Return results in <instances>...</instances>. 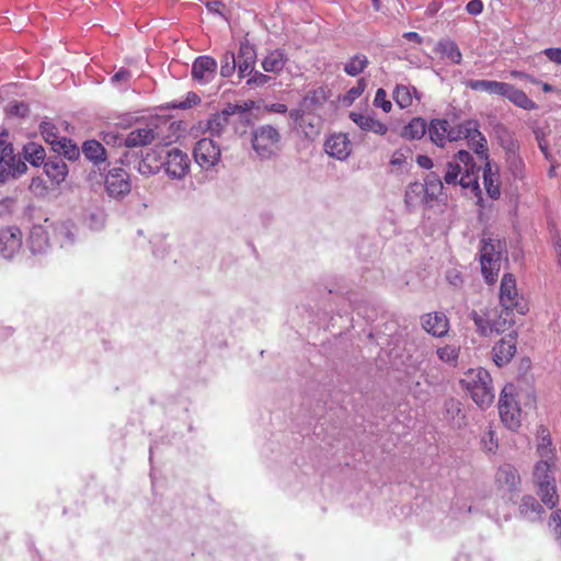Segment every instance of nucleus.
I'll return each instance as SVG.
<instances>
[{
	"label": "nucleus",
	"instance_id": "1a4fd4ad",
	"mask_svg": "<svg viewBox=\"0 0 561 561\" xmlns=\"http://www.w3.org/2000/svg\"><path fill=\"white\" fill-rule=\"evenodd\" d=\"M193 156L197 164L202 168L208 169L219 163L221 158V150L218 144L210 138L199 139L194 148Z\"/></svg>",
	"mask_w": 561,
	"mask_h": 561
},
{
	"label": "nucleus",
	"instance_id": "774afa93",
	"mask_svg": "<svg viewBox=\"0 0 561 561\" xmlns=\"http://www.w3.org/2000/svg\"><path fill=\"white\" fill-rule=\"evenodd\" d=\"M539 148L543 152L546 157H548V146L547 144H543L541 140H539Z\"/></svg>",
	"mask_w": 561,
	"mask_h": 561
},
{
	"label": "nucleus",
	"instance_id": "393cba45",
	"mask_svg": "<svg viewBox=\"0 0 561 561\" xmlns=\"http://www.w3.org/2000/svg\"><path fill=\"white\" fill-rule=\"evenodd\" d=\"M288 61L287 54L282 48L271 50L261 61V67L266 72L278 75Z\"/></svg>",
	"mask_w": 561,
	"mask_h": 561
},
{
	"label": "nucleus",
	"instance_id": "a878e982",
	"mask_svg": "<svg viewBox=\"0 0 561 561\" xmlns=\"http://www.w3.org/2000/svg\"><path fill=\"white\" fill-rule=\"evenodd\" d=\"M164 167V160L158 149H150L139 162L138 170L144 175L158 173Z\"/></svg>",
	"mask_w": 561,
	"mask_h": 561
},
{
	"label": "nucleus",
	"instance_id": "7ed1b4c3",
	"mask_svg": "<svg viewBox=\"0 0 561 561\" xmlns=\"http://www.w3.org/2000/svg\"><path fill=\"white\" fill-rule=\"evenodd\" d=\"M460 383L479 408L488 409L494 402L492 378L486 369L481 367L469 369Z\"/></svg>",
	"mask_w": 561,
	"mask_h": 561
},
{
	"label": "nucleus",
	"instance_id": "c9c22d12",
	"mask_svg": "<svg viewBox=\"0 0 561 561\" xmlns=\"http://www.w3.org/2000/svg\"><path fill=\"white\" fill-rule=\"evenodd\" d=\"M24 158L27 162H30L34 167H38L44 163L46 152L43 146L35 144V142H28L23 148Z\"/></svg>",
	"mask_w": 561,
	"mask_h": 561
},
{
	"label": "nucleus",
	"instance_id": "39448f33",
	"mask_svg": "<svg viewBox=\"0 0 561 561\" xmlns=\"http://www.w3.org/2000/svg\"><path fill=\"white\" fill-rule=\"evenodd\" d=\"M456 141L465 139L481 160L489 159L488 141L480 131V123L477 119H465L456 125Z\"/></svg>",
	"mask_w": 561,
	"mask_h": 561
},
{
	"label": "nucleus",
	"instance_id": "6e6d98bb",
	"mask_svg": "<svg viewBox=\"0 0 561 561\" xmlns=\"http://www.w3.org/2000/svg\"><path fill=\"white\" fill-rule=\"evenodd\" d=\"M551 520L554 524L556 538L561 543V511L560 510H558L551 514Z\"/></svg>",
	"mask_w": 561,
	"mask_h": 561
},
{
	"label": "nucleus",
	"instance_id": "2eb2a0df",
	"mask_svg": "<svg viewBox=\"0 0 561 561\" xmlns=\"http://www.w3.org/2000/svg\"><path fill=\"white\" fill-rule=\"evenodd\" d=\"M217 61L210 56L197 57L192 66V78L199 84L211 82L217 73Z\"/></svg>",
	"mask_w": 561,
	"mask_h": 561
},
{
	"label": "nucleus",
	"instance_id": "20e7f679",
	"mask_svg": "<svg viewBox=\"0 0 561 561\" xmlns=\"http://www.w3.org/2000/svg\"><path fill=\"white\" fill-rule=\"evenodd\" d=\"M480 249V264L483 278L492 285L497 280L501 270L502 252L504 245L500 240L482 239Z\"/></svg>",
	"mask_w": 561,
	"mask_h": 561
},
{
	"label": "nucleus",
	"instance_id": "0e129e2a",
	"mask_svg": "<svg viewBox=\"0 0 561 561\" xmlns=\"http://www.w3.org/2000/svg\"><path fill=\"white\" fill-rule=\"evenodd\" d=\"M129 78H130V72L126 69H121L113 76L112 80L113 81H127V80H129Z\"/></svg>",
	"mask_w": 561,
	"mask_h": 561
},
{
	"label": "nucleus",
	"instance_id": "13d9d810",
	"mask_svg": "<svg viewBox=\"0 0 561 561\" xmlns=\"http://www.w3.org/2000/svg\"><path fill=\"white\" fill-rule=\"evenodd\" d=\"M206 8L209 12L218 14L227 20V18L224 15L222 10L225 9V4L220 1H210L206 3Z\"/></svg>",
	"mask_w": 561,
	"mask_h": 561
},
{
	"label": "nucleus",
	"instance_id": "680f3d73",
	"mask_svg": "<svg viewBox=\"0 0 561 561\" xmlns=\"http://www.w3.org/2000/svg\"><path fill=\"white\" fill-rule=\"evenodd\" d=\"M402 37L415 45H422L424 42L423 37L416 32H405Z\"/></svg>",
	"mask_w": 561,
	"mask_h": 561
},
{
	"label": "nucleus",
	"instance_id": "5701e85b",
	"mask_svg": "<svg viewBox=\"0 0 561 561\" xmlns=\"http://www.w3.org/2000/svg\"><path fill=\"white\" fill-rule=\"evenodd\" d=\"M350 118L364 131H370L383 136L388 133V126L381 121L362 113L351 112Z\"/></svg>",
	"mask_w": 561,
	"mask_h": 561
},
{
	"label": "nucleus",
	"instance_id": "2f4dec72",
	"mask_svg": "<svg viewBox=\"0 0 561 561\" xmlns=\"http://www.w3.org/2000/svg\"><path fill=\"white\" fill-rule=\"evenodd\" d=\"M44 171L51 181L60 183L68 173V167L62 159L56 158L44 163Z\"/></svg>",
	"mask_w": 561,
	"mask_h": 561
},
{
	"label": "nucleus",
	"instance_id": "aec40b11",
	"mask_svg": "<svg viewBox=\"0 0 561 561\" xmlns=\"http://www.w3.org/2000/svg\"><path fill=\"white\" fill-rule=\"evenodd\" d=\"M324 149L329 156L344 160L352 151V144L346 134H333L327 139Z\"/></svg>",
	"mask_w": 561,
	"mask_h": 561
},
{
	"label": "nucleus",
	"instance_id": "603ef678",
	"mask_svg": "<svg viewBox=\"0 0 561 561\" xmlns=\"http://www.w3.org/2000/svg\"><path fill=\"white\" fill-rule=\"evenodd\" d=\"M491 80H468L465 84L468 89L478 92H486L490 91Z\"/></svg>",
	"mask_w": 561,
	"mask_h": 561
},
{
	"label": "nucleus",
	"instance_id": "f03ea898",
	"mask_svg": "<svg viewBox=\"0 0 561 561\" xmlns=\"http://www.w3.org/2000/svg\"><path fill=\"white\" fill-rule=\"evenodd\" d=\"M480 167L467 150H458L446 163L443 180L446 185L470 190L476 196L481 194L479 185Z\"/></svg>",
	"mask_w": 561,
	"mask_h": 561
},
{
	"label": "nucleus",
	"instance_id": "c03bdc74",
	"mask_svg": "<svg viewBox=\"0 0 561 561\" xmlns=\"http://www.w3.org/2000/svg\"><path fill=\"white\" fill-rule=\"evenodd\" d=\"M374 105L380 107L385 113H389L392 110V103L387 99V93L382 88L376 91Z\"/></svg>",
	"mask_w": 561,
	"mask_h": 561
},
{
	"label": "nucleus",
	"instance_id": "ddd939ff",
	"mask_svg": "<svg viewBox=\"0 0 561 561\" xmlns=\"http://www.w3.org/2000/svg\"><path fill=\"white\" fill-rule=\"evenodd\" d=\"M105 188L111 197H122L130 192L129 175L123 168H114L105 178Z\"/></svg>",
	"mask_w": 561,
	"mask_h": 561
},
{
	"label": "nucleus",
	"instance_id": "3c124183",
	"mask_svg": "<svg viewBox=\"0 0 561 561\" xmlns=\"http://www.w3.org/2000/svg\"><path fill=\"white\" fill-rule=\"evenodd\" d=\"M367 87V82L364 78L357 80L356 84L351 88L347 92V99L354 101L359 98Z\"/></svg>",
	"mask_w": 561,
	"mask_h": 561
},
{
	"label": "nucleus",
	"instance_id": "ea45409f",
	"mask_svg": "<svg viewBox=\"0 0 561 561\" xmlns=\"http://www.w3.org/2000/svg\"><path fill=\"white\" fill-rule=\"evenodd\" d=\"M436 353L442 362L456 366L459 358L460 348L455 345H445L439 347Z\"/></svg>",
	"mask_w": 561,
	"mask_h": 561
},
{
	"label": "nucleus",
	"instance_id": "69168bd1",
	"mask_svg": "<svg viewBox=\"0 0 561 561\" xmlns=\"http://www.w3.org/2000/svg\"><path fill=\"white\" fill-rule=\"evenodd\" d=\"M289 117L294 121V122H299L301 118H302V111L301 110H291L289 112Z\"/></svg>",
	"mask_w": 561,
	"mask_h": 561
},
{
	"label": "nucleus",
	"instance_id": "7c9ffc66",
	"mask_svg": "<svg viewBox=\"0 0 561 561\" xmlns=\"http://www.w3.org/2000/svg\"><path fill=\"white\" fill-rule=\"evenodd\" d=\"M427 134L426 121L422 117L412 118L402 129V136L407 139L419 140Z\"/></svg>",
	"mask_w": 561,
	"mask_h": 561
},
{
	"label": "nucleus",
	"instance_id": "0eeeda50",
	"mask_svg": "<svg viewBox=\"0 0 561 561\" xmlns=\"http://www.w3.org/2000/svg\"><path fill=\"white\" fill-rule=\"evenodd\" d=\"M513 391V385H506L503 388L499 400V413L502 423L511 431H516L522 424V410Z\"/></svg>",
	"mask_w": 561,
	"mask_h": 561
},
{
	"label": "nucleus",
	"instance_id": "4c0bfd02",
	"mask_svg": "<svg viewBox=\"0 0 561 561\" xmlns=\"http://www.w3.org/2000/svg\"><path fill=\"white\" fill-rule=\"evenodd\" d=\"M54 150L69 160H76L80 156L77 145L65 137L58 140V145L54 147Z\"/></svg>",
	"mask_w": 561,
	"mask_h": 561
},
{
	"label": "nucleus",
	"instance_id": "412c9836",
	"mask_svg": "<svg viewBox=\"0 0 561 561\" xmlns=\"http://www.w3.org/2000/svg\"><path fill=\"white\" fill-rule=\"evenodd\" d=\"M423 329L436 337L445 336L449 330V320L442 312H430L422 317Z\"/></svg>",
	"mask_w": 561,
	"mask_h": 561
},
{
	"label": "nucleus",
	"instance_id": "09e8293b",
	"mask_svg": "<svg viewBox=\"0 0 561 561\" xmlns=\"http://www.w3.org/2000/svg\"><path fill=\"white\" fill-rule=\"evenodd\" d=\"M199 102H201V98L196 93L188 92L186 94L185 101H182L179 103H172L171 107L185 110V108H190L193 105L198 104Z\"/></svg>",
	"mask_w": 561,
	"mask_h": 561
},
{
	"label": "nucleus",
	"instance_id": "9b49d317",
	"mask_svg": "<svg viewBox=\"0 0 561 561\" xmlns=\"http://www.w3.org/2000/svg\"><path fill=\"white\" fill-rule=\"evenodd\" d=\"M191 168V160L184 151L173 148L168 151L164 159V170L172 179H183Z\"/></svg>",
	"mask_w": 561,
	"mask_h": 561
},
{
	"label": "nucleus",
	"instance_id": "6ab92c4d",
	"mask_svg": "<svg viewBox=\"0 0 561 561\" xmlns=\"http://www.w3.org/2000/svg\"><path fill=\"white\" fill-rule=\"evenodd\" d=\"M495 483L499 490L517 491L520 485V477L517 469L511 463L500 466L495 474Z\"/></svg>",
	"mask_w": 561,
	"mask_h": 561
},
{
	"label": "nucleus",
	"instance_id": "052dcab7",
	"mask_svg": "<svg viewBox=\"0 0 561 561\" xmlns=\"http://www.w3.org/2000/svg\"><path fill=\"white\" fill-rule=\"evenodd\" d=\"M416 163L419 164V167L426 169V170H431L434 167L433 160L428 156H425V154L417 156Z\"/></svg>",
	"mask_w": 561,
	"mask_h": 561
},
{
	"label": "nucleus",
	"instance_id": "72a5a7b5",
	"mask_svg": "<svg viewBox=\"0 0 561 561\" xmlns=\"http://www.w3.org/2000/svg\"><path fill=\"white\" fill-rule=\"evenodd\" d=\"M514 322L515 320L513 312L503 308L499 314L491 317L492 334H500L507 331Z\"/></svg>",
	"mask_w": 561,
	"mask_h": 561
},
{
	"label": "nucleus",
	"instance_id": "a211bd4d",
	"mask_svg": "<svg viewBox=\"0 0 561 561\" xmlns=\"http://www.w3.org/2000/svg\"><path fill=\"white\" fill-rule=\"evenodd\" d=\"M25 171L26 164L14 154L13 146H7L0 157V180L4 181L9 176L15 178Z\"/></svg>",
	"mask_w": 561,
	"mask_h": 561
},
{
	"label": "nucleus",
	"instance_id": "a19ab883",
	"mask_svg": "<svg viewBox=\"0 0 561 561\" xmlns=\"http://www.w3.org/2000/svg\"><path fill=\"white\" fill-rule=\"evenodd\" d=\"M472 320L477 327V331L483 336L492 335L491 329V317L479 314L478 312H472Z\"/></svg>",
	"mask_w": 561,
	"mask_h": 561
},
{
	"label": "nucleus",
	"instance_id": "f3484780",
	"mask_svg": "<svg viewBox=\"0 0 561 561\" xmlns=\"http://www.w3.org/2000/svg\"><path fill=\"white\" fill-rule=\"evenodd\" d=\"M247 106L228 103L222 111L215 113L207 123V129L213 136H220L229 124L230 116L247 111Z\"/></svg>",
	"mask_w": 561,
	"mask_h": 561
},
{
	"label": "nucleus",
	"instance_id": "f704fd0d",
	"mask_svg": "<svg viewBox=\"0 0 561 561\" xmlns=\"http://www.w3.org/2000/svg\"><path fill=\"white\" fill-rule=\"evenodd\" d=\"M437 50L455 65H459L462 60V54L458 45L451 39L439 41Z\"/></svg>",
	"mask_w": 561,
	"mask_h": 561
},
{
	"label": "nucleus",
	"instance_id": "4468645a",
	"mask_svg": "<svg viewBox=\"0 0 561 561\" xmlns=\"http://www.w3.org/2000/svg\"><path fill=\"white\" fill-rule=\"evenodd\" d=\"M517 334L515 332L502 337L492 350L493 362L497 367L508 364L516 354Z\"/></svg>",
	"mask_w": 561,
	"mask_h": 561
},
{
	"label": "nucleus",
	"instance_id": "5fc2aeb1",
	"mask_svg": "<svg viewBox=\"0 0 561 561\" xmlns=\"http://www.w3.org/2000/svg\"><path fill=\"white\" fill-rule=\"evenodd\" d=\"M466 11L471 15H478L483 11V2L481 0H470L466 5Z\"/></svg>",
	"mask_w": 561,
	"mask_h": 561
},
{
	"label": "nucleus",
	"instance_id": "c85d7f7f",
	"mask_svg": "<svg viewBox=\"0 0 561 561\" xmlns=\"http://www.w3.org/2000/svg\"><path fill=\"white\" fill-rule=\"evenodd\" d=\"M519 512L525 518L535 522L541 519L543 508L533 495H525L522 497Z\"/></svg>",
	"mask_w": 561,
	"mask_h": 561
},
{
	"label": "nucleus",
	"instance_id": "473e14b6",
	"mask_svg": "<svg viewBox=\"0 0 561 561\" xmlns=\"http://www.w3.org/2000/svg\"><path fill=\"white\" fill-rule=\"evenodd\" d=\"M506 99L511 101L515 106H518L523 110L531 111L537 108V104L530 100L523 90L517 89L513 84L510 87Z\"/></svg>",
	"mask_w": 561,
	"mask_h": 561
},
{
	"label": "nucleus",
	"instance_id": "dca6fc26",
	"mask_svg": "<svg viewBox=\"0 0 561 561\" xmlns=\"http://www.w3.org/2000/svg\"><path fill=\"white\" fill-rule=\"evenodd\" d=\"M157 138H159L158 125L147 124L142 127L133 129L125 136V147L137 148L148 146Z\"/></svg>",
	"mask_w": 561,
	"mask_h": 561
},
{
	"label": "nucleus",
	"instance_id": "c756f323",
	"mask_svg": "<svg viewBox=\"0 0 561 561\" xmlns=\"http://www.w3.org/2000/svg\"><path fill=\"white\" fill-rule=\"evenodd\" d=\"M82 152L84 157L92 161L94 164H99L106 160V150L103 145L94 139L87 140L82 145Z\"/></svg>",
	"mask_w": 561,
	"mask_h": 561
},
{
	"label": "nucleus",
	"instance_id": "f8f14e48",
	"mask_svg": "<svg viewBox=\"0 0 561 561\" xmlns=\"http://www.w3.org/2000/svg\"><path fill=\"white\" fill-rule=\"evenodd\" d=\"M23 243V234L20 228L4 227L0 230V254L4 259H11L20 252Z\"/></svg>",
	"mask_w": 561,
	"mask_h": 561
},
{
	"label": "nucleus",
	"instance_id": "cd10ccee",
	"mask_svg": "<svg viewBox=\"0 0 561 561\" xmlns=\"http://www.w3.org/2000/svg\"><path fill=\"white\" fill-rule=\"evenodd\" d=\"M484 161L483 167V184L486 191V194L492 199H496L500 197V176L497 170H493L491 163L488 160Z\"/></svg>",
	"mask_w": 561,
	"mask_h": 561
},
{
	"label": "nucleus",
	"instance_id": "4d7b16f0",
	"mask_svg": "<svg viewBox=\"0 0 561 561\" xmlns=\"http://www.w3.org/2000/svg\"><path fill=\"white\" fill-rule=\"evenodd\" d=\"M543 54L550 61L561 64V48H546Z\"/></svg>",
	"mask_w": 561,
	"mask_h": 561
},
{
	"label": "nucleus",
	"instance_id": "58836bf2",
	"mask_svg": "<svg viewBox=\"0 0 561 561\" xmlns=\"http://www.w3.org/2000/svg\"><path fill=\"white\" fill-rule=\"evenodd\" d=\"M481 449L489 454H495L499 448V440L495 431L489 426L480 439Z\"/></svg>",
	"mask_w": 561,
	"mask_h": 561
},
{
	"label": "nucleus",
	"instance_id": "423d86ee",
	"mask_svg": "<svg viewBox=\"0 0 561 561\" xmlns=\"http://www.w3.org/2000/svg\"><path fill=\"white\" fill-rule=\"evenodd\" d=\"M252 147L262 158H271L280 148V134L272 125H262L252 133Z\"/></svg>",
	"mask_w": 561,
	"mask_h": 561
},
{
	"label": "nucleus",
	"instance_id": "bf43d9fd",
	"mask_svg": "<svg viewBox=\"0 0 561 561\" xmlns=\"http://www.w3.org/2000/svg\"><path fill=\"white\" fill-rule=\"evenodd\" d=\"M28 112V107L24 103H15L10 105L9 113L18 115V116H25Z\"/></svg>",
	"mask_w": 561,
	"mask_h": 561
},
{
	"label": "nucleus",
	"instance_id": "9d476101",
	"mask_svg": "<svg viewBox=\"0 0 561 561\" xmlns=\"http://www.w3.org/2000/svg\"><path fill=\"white\" fill-rule=\"evenodd\" d=\"M430 140L439 148H445L447 142H456V125L451 126L446 118H433L427 124Z\"/></svg>",
	"mask_w": 561,
	"mask_h": 561
},
{
	"label": "nucleus",
	"instance_id": "de8ad7c7",
	"mask_svg": "<svg viewBox=\"0 0 561 561\" xmlns=\"http://www.w3.org/2000/svg\"><path fill=\"white\" fill-rule=\"evenodd\" d=\"M41 133L44 139L49 142L53 147L58 145V136L55 133V127L49 123L41 124Z\"/></svg>",
	"mask_w": 561,
	"mask_h": 561
},
{
	"label": "nucleus",
	"instance_id": "e2e57ef3",
	"mask_svg": "<svg viewBox=\"0 0 561 561\" xmlns=\"http://www.w3.org/2000/svg\"><path fill=\"white\" fill-rule=\"evenodd\" d=\"M266 110L268 112L277 114H285L288 111L287 105L283 103H272L270 105H266Z\"/></svg>",
	"mask_w": 561,
	"mask_h": 561
},
{
	"label": "nucleus",
	"instance_id": "a18cd8bd",
	"mask_svg": "<svg viewBox=\"0 0 561 561\" xmlns=\"http://www.w3.org/2000/svg\"><path fill=\"white\" fill-rule=\"evenodd\" d=\"M271 80H272V77L264 75L260 71H253L250 75V78L247 80V85H249L251 88L264 87V85L268 84L271 82Z\"/></svg>",
	"mask_w": 561,
	"mask_h": 561
},
{
	"label": "nucleus",
	"instance_id": "79ce46f5",
	"mask_svg": "<svg viewBox=\"0 0 561 561\" xmlns=\"http://www.w3.org/2000/svg\"><path fill=\"white\" fill-rule=\"evenodd\" d=\"M237 68V60L236 56L231 51H226L221 58V67H220V75L224 78H229L232 76Z\"/></svg>",
	"mask_w": 561,
	"mask_h": 561
},
{
	"label": "nucleus",
	"instance_id": "f257e3e1",
	"mask_svg": "<svg viewBox=\"0 0 561 561\" xmlns=\"http://www.w3.org/2000/svg\"><path fill=\"white\" fill-rule=\"evenodd\" d=\"M537 436L539 438L537 444V456L539 460H537L534 466L533 480L541 502L549 508H553L559 502L553 477V469L557 462L556 448L552 446L550 433L547 427L539 426Z\"/></svg>",
	"mask_w": 561,
	"mask_h": 561
},
{
	"label": "nucleus",
	"instance_id": "4be33fe9",
	"mask_svg": "<svg viewBox=\"0 0 561 561\" xmlns=\"http://www.w3.org/2000/svg\"><path fill=\"white\" fill-rule=\"evenodd\" d=\"M237 60L238 75L240 78L250 76L253 72L256 61V51L253 45L241 44Z\"/></svg>",
	"mask_w": 561,
	"mask_h": 561
},
{
	"label": "nucleus",
	"instance_id": "e433bc0d",
	"mask_svg": "<svg viewBox=\"0 0 561 561\" xmlns=\"http://www.w3.org/2000/svg\"><path fill=\"white\" fill-rule=\"evenodd\" d=\"M369 60L364 54H356L344 65V71L351 77H356L368 67Z\"/></svg>",
	"mask_w": 561,
	"mask_h": 561
},
{
	"label": "nucleus",
	"instance_id": "49530a36",
	"mask_svg": "<svg viewBox=\"0 0 561 561\" xmlns=\"http://www.w3.org/2000/svg\"><path fill=\"white\" fill-rule=\"evenodd\" d=\"M102 140L107 146H113V147L125 146V136L119 135L118 133H116L114 130L104 131L102 135Z\"/></svg>",
	"mask_w": 561,
	"mask_h": 561
},
{
	"label": "nucleus",
	"instance_id": "864d4df0",
	"mask_svg": "<svg viewBox=\"0 0 561 561\" xmlns=\"http://www.w3.org/2000/svg\"><path fill=\"white\" fill-rule=\"evenodd\" d=\"M408 151H409V149H402V148L396 150L390 159V164L393 167H402L407 161L405 153Z\"/></svg>",
	"mask_w": 561,
	"mask_h": 561
},
{
	"label": "nucleus",
	"instance_id": "8fccbe9b",
	"mask_svg": "<svg viewBox=\"0 0 561 561\" xmlns=\"http://www.w3.org/2000/svg\"><path fill=\"white\" fill-rule=\"evenodd\" d=\"M510 87V83L491 80L489 94H496L506 98Z\"/></svg>",
	"mask_w": 561,
	"mask_h": 561
},
{
	"label": "nucleus",
	"instance_id": "b1692460",
	"mask_svg": "<svg viewBox=\"0 0 561 561\" xmlns=\"http://www.w3.org/2000/svg\"><path fill=\"white\" fill-rule=\"evenodd\" d=\"M392 99L400 108H409L413 105V101H421V93L413 85L397 84L393 92Z\"/></svg>",
	"mask_w": 561,
	"mask_h": 561
},
{
	"label": "nucleus",
	"instance_id": "bb28decb",
	"mask_svg": "<svg viewBox=\"0 0 561 561\" xmlns=\"http://www.w3.org/2000/svg\"><path fill=\"white\" fill-rule=\"evenodd\" d=\"M331 91L327 85H320L309 90L301 101V106L314 110L322 106L330 98Z\"/></svg>",
	"mask_w": 561,
	"mask_h": 561
},
{
	"label": "nucleus",
	"instance_id": "6e6552de",
	"mask_svg": "<svg viewBox=\"0 0 561 561\" xmlns=\"http://www.w3.org/2000/svg\"><path fill=\"white\" fill-rule=\"evenodd\" d=\"M522 296L518 294L516 278L512 273L503 275L500 286V304L502 308L508 311L516 310L523 314L525 306L522 305Z\"/></svg>",
	"mask_w": 561,
	"mask_h": 561
},
{
	"label": "nucleus",
	"instance_id": "37998d69",
	"mask_svg": "<svg viewBox=\"0 0 561 561\" xmlns=\"http://www.w3.org/2000/svg\"><path fill=\"white\" fill-rule=\"evenodd\" d=\"M444 184L445 182L443 179H440L436 174H431L427 176L425 181L426 192L432 195L439 194L443 190Z\"/></svg>",
	"mask_w": 561,
	"mask_h": 561
},
{
	"label": "nucleus",
	"instance_id": "338daca9",
	"mask_svg": "<svg viewBox=\"0 0 561 561\" xmlns=\"http://www.w3.org/2000/svg\"><path fill=\"white\" fill-rule=\"evenodd\" d=\"M511 77L515 79H530V77L527 73L517 70L511 71Z\"/></svg>",
	"mask_w": 561,
	"mask_h": 561
}]
</instances>
